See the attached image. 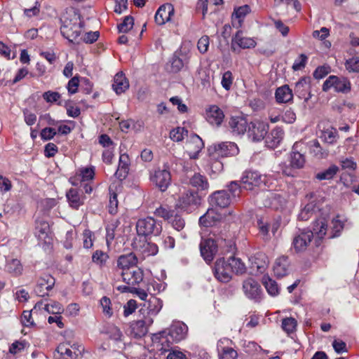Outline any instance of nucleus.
Masks as SVG:
<instances>
[{
    "label": "nucleus",
    "instance_id": "nucleus-37",
    "mask_svg": "<svg viewBox=\"0 0 359 359\" xmlns=\"http://www.w3.org/2000/svg\"><path fill=\"white\" fill-rule=\"evenodd\" d=\"M327 224L324 218H320L315 221L313 226V236L315 234L319 239H322L326 234Z\"/></svg>",
    "mask_w": 359,
    "mask_h": 359
},
{
    "label": "nucleus",
    "instance_id": "nucleus-15",
    "mask_svg": "<svg viewBox=\"0 0 359 359\" xmlns=\"http://www.w3.org/2000/svg\"><path fill=\"white\" fill-rule=\"evenodd\" d=\"M54 285V278L49 274H45L38 280L34 292L39 297H45L48 295V292L53 289Z\"/></svg>",
    "mask_w": 359,
    "mask_h": 359
},
{
    "label": "nucleus",
    "instance_id": "nucleus-16",
    "mask_svg": "<svg viewBox=\"0 0 359 359\" xmlns=\"http://www.w3.org/2000/svg\"><path fill=\"white\" fill-rule=\"evenodd\" d=\"M204 147L202 139L196 134L192 135L187 142V152L191 159H196Z\"/></svg>",
    "mask_w": 359,
    "mask_h": 359
},
{
    "label": "nucleus",
    "instance_id": "nucleus-10",
    "mask_svg": "<svg viewBox=\"0 0 359 359\" xmlns=\"http://www.w3.org/2000/svg\"><path fill=\"white\" fill-rule=\"evenodd\" d=\"M331 88L338 93H346L351 90V82L346 77L330 76L323 85V90L328 91Z\"/></svg>",
    "mask_w": 359,
    "mask_h": 359
},
{
    "label": "nucleus",
    "instance_id": "nucleus-46",
    "mask_svg": "<svg viewBox=\"0 0 359 359\" xmlns=\"http://www.w3.org/2000/svg\"><path fill=\"white\" fill-rule=\"evenodd\" d=\"M337 131L336 129L331 128L322 131L320 138L328 144H333L337 141Z\"/></svg>",
    "mask_w": 359,
    "mask_h": 359
},
{
    "label": "nucleus",
    "instance_id": "nucleus-60",
    "mask_svg": "<svg viewBox=\"0 0 359 359\" xmlns=\"http://www.w3.org/2000/svg\"><path fill=\"white\" fill-rule=\"evenodd\" d=\"M61 95L57 92H53V91H46L43 94V98L47 102H57L60 99Z\"/></svg>",
    "mask_w": 359,
    "mask_h": 359
},
{
    "label": "nucleus",
    "instance_id": "nucleus-21",
    "mask_svg": "<svg viewBox=\"0 0 359 359\" xmlns=\"http://www.w3.org/2000/svg\"><path fill=\"white\" fill-rule=\"evenodd\" d=\"M201 198L198 192L187 191L180 198V206L181 208L188 210L189 207L197 206L200 204Z\"/></svg>",
    "mask_w": 359,
    "mask_h": 359
},
{
    "label": "nucleus",
    "instance_id": "nucleus-14",
    "mask_svg": "<svg viewBox=\"0 0 359 359\" xmlns=\"http://www.w3.org/2000/svg\"><path fill=\"white\" fill-rule=\"evenodd\" d=\"M174 6L171 4H164L161 5L157 10L154 20L158 25H163L171 20L172 16L174 15Z\"/></svg>",
    "mask_w": 359,
    "mask_h": 359
},
{
    "label": "nucleus",
    "instance_id": "nucleus-56",
    "mask_svg": "<svg viewBox=\"0 0 359 359\" xmlns=\"http://www.w3.org/2000/svg\"><path fill=\"white\" fill-rule=\"evenodd\" d=\"M106 333L113 340H119L122 336L120 330L115 325H111L107 327Z\"/></svg>",
    "mask_w": 359,
    "mask_h": 359
},
{
    "label": "nucleus",
    "instance_id": "nucleus-55",
    "mask_svg": "<svg viewBox=\"0 0 359 359\" xmlns=\"http://www.w3.org/2000/svg\"><path fill=\"white\" fill-rule=\"evenodd\" d=\"M57 351L65 355L66 357L69 358L70 359L76 358L78 356V354L76 351H72L66 344H60L57 349Z\"/></svg>",
    "mask_w": 359,
    "mask_h": 359
},
{
    "label": "nucleus",
    "instance_id": "nucleus-54",
    "mask_svg": "<svg viewBox=\"0 0 359 359\" xmlns=\"http://www.w3.org/2000/svg\"><path fill=\"white\" fill-rule=\"evenodd\" d=\"M313 208L314 205L313 204H307L299 214V219L302 221L308 220L313 214Z\"/></svg>",
    "mask_w": 359,
    "mask_h": 359
},
{
    "label": "nucleus",
    "instance_id": "nucleus-58",
    "mask_svg": "<svg viewBox=\"0 0 359 359\" xmlns=\"http://www.w3.org/2000/svg\"><path fill=\"white\" fill-rule=\"evenodd\" d=\"M44 309L49 313H61L63 311V308L61 304L57 302H53L49 304H45Z\"/></svg>",
    "mask_w": 359,
    "mask_h": 359
},
{
    "label": "nucleus",
    "instance_id": "nucleus-4",
    "mask_svg": "<svg viewBox=\"0 0 359 359\" xmlns=\"http://www.w3.org/2000/svg\"><path fill=\"white\" fill-rule=\"evenodd\" d=\"M177 161L176 158H172L169 161L164 163L162 168H158L150 172L151 182L163 192L166 191L171 184L170 170L174 169V164L177 165Z\"/></svg>",
    "mask_w": 359,
    "mask_h": 359
},
{
    "label": "nucleus",
    "instance_id": "nucleus-28",
    "mask_svg": "<svg viewBox=\"0 0 359 359\" xmlns=\"http://www.w3.org/2000/svg\"><path fill=\"white\" fill-rule=\"evenodd\" d=\"M130 159L126 154H123L120 156L118 166L115 172V176L119 180H124L129 171Z\"/></svg>",
    "mask_w": 359,
    "mask_h": 359
},
{
    "label": "nucleus",
    "instance_id": "nucleus-61",
    "mask_svg": "<svg viewBox=\"0 0 359 359\" xmlns=\"http://www.w3.org/2000/svg\"><path fill=\"white\" fill-rule=\"evenodd\" d=\"M210 39L208 36H203L198 41L197 47L201 53L204 54L208 51Z\"/></svg>",
    "mask_w": 359,
    "mask_h": 359
},
{
    "label": "nucleus",
    "instance_id": "nucleus-20",
    "mask_svg": "<svg viewBox=\"0 0 359 359\" xmlns=\"http://www.w3.org/2000/svg\"><path fill=\"white\" fill-rule=\"evenodd\" d=\"M137 262V257L133 252L121 255L117 259V268L121 269V272H124V271L135 268Z\"/></svg>",
    "mask_w": 359,
    "mask_h": 359
},
{
    "label": "nucleus",
    "instance_id": "nucleus-50",
    "mask_svg": "<svg viewBox=\"0 0 359 359\" xmlns=\"http://www.w3.org/2000/svg\"><path fill=\"white\" fill-rule=\"evenodd\" d=\"M134 25V18L131 15L124 18L123 21L118 25L119 32L126 33L130 31Z\"/></svg>",
    "mask_w": 359,
    "mask_h": 359
},
{
    "label": "nucleus",
    "instance_id": "nucleus-3",
    "mask_svg": "<svg viewBox=\"0 0 359 359\" xmlns=\"http://www.w3.org/2000/svg\"><path fill=\"white\" fill-rule=\"evenodd\" d=\"M241 187L236 181H232L228 185V191H216L209 196V203L212 206L224 208L233 201L239 198Z\"/></svg>",
    "mask_w": 359,
    "mask_h": 359
},
{
    "label": "nucleus",
    "instance_id": "nucleus-2",
    "mask_svg": "<svg viewBox=\"0 0 359 359\" xmlns=\"http://www.w3.org/2000/svg\"><path fill=\"white\" fill-rule=\"evenodd\" d=\"M215 238H210L202 240L200 243L201 255L207 263H210L217 252L218 248H226V252H232L235 248L234 243L231 239H226L223 235L216 236L213 233Z\"/></svg>",
    "mask_w": 359,
    "mask_h": 359
},
{
    "label": "nucleus",
    "instance_id": "nucleus-45",
    "mask_svg": "<svg viewBox=\"0 0 359 359\" xmlns=\"http://www.w3.org/2000/svg\"><path fill=\"white\" fill-rule=\"evenodd\" d=\"M310 151L311 154L318 158H323L327 156V152L322 149L320 143L316 140L311 142Z\"/></svg>",
    "mask_w": 359,
    "mask_h": 359
},
{
    "label": "nucleus",
    "instance_id": "nucleus-48",
    "mask_svg": "<svg viewBox=\"0 0 359 359\" xmlns=\"http://www.w3.org/2000/svg\"><path fill=\"white\" fill-rule=\"evenodd\" d=\"M297 325V322L294 318H285L282 320V328L287 334L294 332Z\"/></svg>",
    "mask_w": 359,
    "mask_h": 359
},
{
    "label": "nucleus",
    "instance_id": "nucleus-36",
    "mask_svg": "<svg viewBox=\"0 0 359 359\" xmlns=\"http://www.w3.org/2000/svg\"><path fill=\"white\" fill-rule=\"evenodd\" d=\"M275 96L278 103H287L292 100L293 94L289 86L285 85L276 89Z\"/></svg>",
    "mask_w": 359,
    "mask_h": 359
},
{
    "label": "nucleus",
    "instance_id": "nucleus-41",
    "mask_svg": "<svg viewBox=\"0 0 359 359\" xmlns=\"http://www.w3.org/2000/svg\"><path fill=\"white\" fill-rule=\"evenodd\" d=\"M262 283L270 295L276 296L278 294V284L275 280H272L269 276H263Z\"/></svg>",
    "mask_w": 359,
    "mask_h": 359
},
{
    "label": "nucleus",
    "instance_id": "nucleus-31",
    "mask_svg": "<svg viewBox=\"0 0 359 359\" xmlns=\"http://www.w3.org/2000/svg\"><path fill=\"white\" fill-rule=\"evenodd\" d=\"M144 306H147V315L146 316H151L154 319V317L161 310L163 302L159 298L151 296Z\"/></svg>",
    "mask_w": 359,
    "mask_h": 359
},
{
    "label": "nucleus",
    "instance_id": "nucleus-5",
    "mask_svg": "<svg viewBox=\"0 0 359 359\" xmlns=\"http://www.w3.org/2000/svg\"><path fill=\"white\" fill-rule=\"evenodd\" d=\"M84 22L81 20L79 14L74 13L71 18H66L62 20L60 32L62 36L68 39L69 42H76L79 38Z\"/></svg>",
    "mask_w": 359,
    "mask_h": 359
},
{
    "label": "nucleus",
    "instance_id": "nucleus-34",
    "mask_svg": "<svg viewBox=\"0 0 359 359\" xmlns=\"http://www.w3.org/2000/svg\"><path fill=\"white\" fill-rule=\"evenodd\" d=\"M5 270L14 276H19L22 273L23 267L20 261L18 259H6Z\"/></svg>",
    "mask_w": 359,
    "mask_h": 359
},
{
    "label": "nucleus",
    "instance_id": "nucleus-42",
    "mask_svg": "<svg viewBox=\"0 0 359 359\" xmlns=\"http://www.w3.org/2000/svg\"><path fill=\"white\" fill-rule=\"evenodd\" d=\"M339 168L336 165H332L324 171L318 172L316 177L319 180H330L337 173Z\"/></svg>",
    "mask_w": 359,
    "mask_h": 359
},
{
    "label": "nucleus",
    "instance_id": "nucleus-62",
    "mask_svg": "<svg viewBox=\"0 0 359 359\" xmlns=\"http://www.w3.org/2000/svg\"><path fill=\"white\" fill-rule=\"evenodd\" d=\"M233 81L232 73L226 71L223 74L222 79V86L226 90H229Z\"/></svg>",
    "mask_w": 359,
    "mask_h": 359
},
{
    "label": "nucleus",
    "instance_id": "nucleus-24",
    "mask_svg": "<svg viewBox=\"0 0 359 359\" xmlns=\"http://www.w3.org/2000/svg\"><path fill=\"white\" fill-rule=\"evenodd\" d=\"M310 77H303L296 83L294 87V92L297 96L306 101L310 98Z\"/></svg>",
    "mask_w": 359,
    "mask_h": 359
},
{
    "label": "nucleus",
    "instance_id": "nucleus-53",
    "mask_svg": "<svg viewBox=\"0 0 359 359\" xmlns=\"http://www.w3.org/2000/svg\"><path fill=\"white\" fill-rule=\"evenodd\" d=\"M339 216L332 220V234L330 238L337 237L340 235L341 231L344 229V222L339 219Z\"/></svg>",
    "mask_w": 359,
    "mask_h": 359
},
{
    "label": "nucleus",
    "instance_id": "nucleus-17",
    "mask_svg": "<svg viewBox=\"0 0 359 359\" xmlns=\"http://www.w3.org/2000/svg\"><path fill=\"white\" fill-rule=\"evenodd\" d=\"M313 233L310 230H304L297 235L292 241V245L296 252L304 251L310 244Z\"/></svg>",
    "mask_w": 359,
    "mask_h": 359
},
{
    "label": "nucleus",
    "instance_id": "nucleus-8",
    "mask_svg": "<svg viewBox=\"0 0 359 359\" xmlns=\"http://www.w3.org/2000/svg\"><path fill=\"white\" fill-rule=\"evenodd\" d=\"M209 157L212 160L221 157L233 156L238 153V148L234 142H225L210 146L208 149Z\"/></svg>",
    "mask_w": 359,
    "mask_h": 359
},
{
    "label": "nucleus",
    "instance_id": "nucleus-27",
    "mask_svg": "<svg viewBox=\"0 0 359 359\" xmlns=\"http://www.w3.org/2000/svg\"><path fill=\"white\" fill-rule=\"evenodd\" d=\"M273 269L274 275L278 278L286 276L289 270V261L287 257L282 256L277 258Z\"/></svg>",
    "mask_w": 359,
    "mask_h": 359
},
{
    "label": "nucleus",
    "instance_id": "nucleus-47",
    "mask_svg": "<svg viewBox=\"0 0 359 359\" xmlns=\"http://www.w3.org/2000/svg\"><path fill=\"white\" fill-rule=\"evenodd\" d=\"M345 68L350 73H359V57H352L345 62Z\"/></svg>",
    "mask_w": 359,
    "mask_h": 359
},
{
    "label": "nucleus",
    "instance_id": "nucleus-6",
    "mask_svg": "<svg viewBox=\"0 0 359 359\" xmlns=\"http://www.w3.org/2000/svg\"><path fill=\"white\" fill-rule=\"evenodd\" d=\"M238 186L241 189L253 191L262 185L269 187L268 176L262 175L255 170H246L243 172Z\"/></svg>",
    "mask_w": 359,
    "mask_h": 359
},
{
    "label": "nucleus",
    "instance_id": "nucleus-52",
    "mask_svg": "<svg viewBox=\"0 0 359 359\" xmlns=\"http://www.w3.org/2000/svg\"><path fill=\"white\" fill-rule=\"evenodd\" d=\"M175 213V211L172 210H170L168 208L160 206L159 208H156L154 214L160 217L163 218L165 220H170V219L172 217L173 214Z\"/></svg>",
    "mask_w": 359,
    "mask_h": 359
},
{
    "label": "nucleus",
    "instance_id": "nucleus-64",
    "mask_svg": "<svg viewBox=\"0 0 359 359\" xmlns=\"http://www.w3.org/2000/svg\"><path fill=\"white\" fill-rule=\"evenodd\" d=\"M330 72V67L329 66H320L318 67L313 72V76L315 79H320L327 76Z\"/></svg>",
    "mask_w": 359,
    "mask_h": 359
},
{
    "label": "nucleus",
    "instance_id": "nucleus-30",
    "mask_svg": "<svg viewBox=\"0 0 359 359\" xmlns=\"http://www.w3.org/2000/svg\"><path fill=\"white\" fill-rule=\"evenodd\" d=\"M66 196L69 205L74 209H78L83 204L84 197L76 189H70L67 192Z\"/></svg>",
    "mask_w": 359,
    "mask_h": 359
},
{
    "label": "nucleus",
    "instance_id": "nucleus-44",
    "mask_svg": "<svg viewBox=\"0 0 359 359\" xmlns=\"http://www.w3.org/2000/svg\"><path fill=\"white\" fill-rule=\"evenodd\" d=\"M188 130L182 127H177L170 133V137L175 142H181L187 136Z\"/></svg>",
    "mask_w": 359,
    "mask_h": 359
},
{
    "label": "nucleus",
    "instance_id": "nucleus-39",
    "mask_svg": "<svg viewBox=\"0 0 359 359\" xmlns=\"http://www.w3.org/2000/svg\"><path fill=\"white\" fill-rule=\"evenodd\" d=\"M252 268L256 269L257 271L262 273L267 265L266 257L262 253H257L250 259Z\"/></svg>",
    "mask_w": 359,
    "mask_h": 359
},
{
    "label": "nucleus",
    "instance_id": "nucleus-38",
    "mask_svg": "<svg viewBox=\"0 0 359 359\" xmlns=\"http://www.w3.org/2000/svg\"><path fill=\"white\" fill-rule=\"evenodd\" d=\"M219 219V215L213 209H208L205 214L199 218L200 224L204 226H212Z\"/></svg>",
    "mask_w": 359,
    "mask_h": 359
},
{
    "label": "nucleus",
    "instance_id": "nucleus-22",
    "mask_svg": "<svg viewBox=\"0 0 359 359\" xmlns=\"http://www.w3.org/2000/svg\"><path fill=\"white\" fill-rule=\"evenodd\" d=\"M229 125L231 132L236 135H243L247 133L249 126L247 119L243 116L231 117Z\"/></svg>",
    "mask_w": 359,
    "mask_h": 359
},
{
    "label": "nucleus",
    "instance_id": "nucleus-18",
    "mask_svg": "<svg viewBox=\"0 0 359 359\" xmlns=\"http://www.w3.org/2000/svg\"><path fill=\"white\" fill-rule=\"evenodd\" d=\"M122 280L128 285H138L143 280V271L140 268H133L130 270L121 272Z\"/></svg>",
    "mask_w": 359,
    "mask_h": 359
},
{
    "label": "nucleus",
    "instance_id": "nucleus-19",
    "mask_svg": "<svg viewBox=\"0 0 359 359\" xmlns=\"http://www.w3.org/2000/svg\"><path fill=\"white\" fill-rule=\"evenodd\" d=\"M151 316H144L143 319L137 320L131 325L132 332L135 337L140 338L147 333V327L152 325Z\"/></svg>",
    "mask_w": 359,
    "mask_h": 359
},
{
    "label": "nucleus",
    "instance_id": "nucleus-11",
    "mask_svg": "<svg viewBox=\"0 0 359 359\" xmlns=\"http://www.w3.org/2000/svg\"><path fill=\"white\" fill-rule=\"evenodd\" d=\"M269 130V126L267 123L255 121L249 123V126L247 130L248 137L253 142H259L262 140Z\"/></svg>",
    "mask_w": 359,
    "mask_h": 359
},
{
    "label": "nucleus",
    "instance_id": "nucleus-43",
    "mask_svg": "<svg viewBox=\"0 0 359 359\" xmlns=\"http://www.w3.org/2000/svg\"><path fill=\"white\" fill-rule=\"evenodd\" d=\"M141 252L145 257L156 255L158 252V247L156 244L147 242L141 247Z\"/></svg>",
    "mask_w": 359,
    "mask_h": 359
},
{
    "label": "nucleus",
    "instance_id": "nucleus-12",
    "mask_svg": "<svg viewBox=\"0 0 359 359\" xmlns=\"http://www.w3.org/2000/svg\"><path fill=\"white\" fill-rule=\"evenodd\" d=\"M243 290L248 298L255 302L260 301L262 296L261 286L255 279L249 278L245 280L243 283Z\"/></svg>",
    "mask_w": 359,
    "mask_h": 359
},
{
    "label": "nucleus",
    "instance_id": "nucleus-51",
    "mask_svg": "<svg viewBox=\"0 0 359 359\" xmlns=\"http://www.w3.org/2000/svg\"><path fill=\"white\" fill-rule=\"evenodd\" d=\"M109 256L107 253L101 251L96 250L92 256V260L94 263L102 266L105 264Z\"/></svg>",
    "mask_w": 359,
    "mask_h": 359
},
{
    "label": "nucleus",
    "instance_id": "nucleus-40",
    "mask_svg": "<svg viewBox=\"0 0 359 359\" xmlns=\"http://www.w3.org/2000/svg\"><path fill=\"white\" fill-rule=\"evenodd\" d=\"M168 222L174 229L177 231H181L180 235L182 238H187V234L182 231L185 227V221L181 215L174 213Z\"/></svg>",
    "mask_w": 359,
    "mask_h": 359
},
{
    "label": "nucleus",
    "instance_id": "nucleus-9",
    "mask_svg": "<svg viewBox=\"0 0 359 359\" xmlns=\"http://www.w3.org/2000/svg\"><path fill=\"white\" fill-rule=\"evenodd\" d=\"M187 332V326L178 321L172 323L168 330L160 332L156 336L159 335V339L170 337L172 341L177 343L186 338Z\"/></svg>",
    "mask_w": 359,
    "mask_h": 359
},
{
    "label": "nucleus",
    "instance_id": "nucleus-49",
    "mask_svg": "<svg viewBox=\"0 0 359 359\" xmlns=\"http://www.w3.org/2000/svg\"><path fill=\"white\" fill-rule=\"evenodd\" d=\"M250 12V8L248 5H244V6H240L238 8L234 10V12L233 13V18L238 19V26H241L243 19Z\"/></svg>",
    "mask_w": 359,
    "mask_h": 359
},
{
    "label": "nucleus",
    "instance_id": "nucleus-59",
    "mask_svg": "<svg viewBox=\"0 0 359 359\" xmlns=\"http://www.w3.org/2000/svg\"><path fill=\"white\" fill-rule=\"evenodd\" d=\"M100 305L102 308V311L105 315H107L109 317L112 316L113 312L111 308V300L109 298L103 297L100 299Z\"/></svg>",
    "mask_w": 359,
    "mask_h": 359
},
{
    "label": "nucleus",
    "instance_id": "nucleus-35",
    "mask_svg": "<svg viewBox=\"0 0 359 359\" xmlns=\"http://www.w3.org/2000/svg\"><path fill=\"white\" fill-rule=\"evenodd\" d=\"M297 147L298 143H295L290 154V165L292 168L299 169L304 167L306 161L304 154L297 151Z\"/></svg>",
    "mask_w": 359,
    "mask_h": 359
},
{
    "label": "nucleus",
    "instance_id": "nucleus-26",
    "mask_svg": "<svg viewBox=\"0 0 359 359\" xmlns=\"http://www.w3.org/2000/svg\"><path fill=\"white\" fill-rule=\"evenodd\" d=\"M129 88V82L123 72L117 73L113 81L112 88L117 95L124 93Z\"/></svg>",
    "mask_w": 359,
    "mask_h": 359
},
{
    "label": "nucleus",
    "instance_id": "nucleus-29",
    "mask_svg": "<svg viewBox=\"0 0 359 359\" xmlns=\"http://www.w3.org/2000/svg\"><path fill=\"white\" fill-rule=\"evenodd\" d=\"M283 130L280 128H275L270 133L265 136L266 145L270 148L276 147L283 138Z\"/></svg>",
    "mask_w": 359,
    "mask_h": 359
},
{
    "label": "nucleus",
    "instance_id": "nucleus-23",
    "mask_svg": "<svg viewBox=\"0 0 359 359\" xmlns=\"http://www.w3.org/2000/svg\"><path fill=\"white\" fill-rule=\"evenodd\" d=\"M206 118L211 125L219 126L224 118V114L219 107L212 105L206 110Z\"/></svg>",
    "mask_w": 359,
    "mask_h": 359
},
{
    "label": "nucleus",
    "instance_id": "nucleus-33",
    "mask_svg": "<svg viewBox=\"0 0 359 359\" xmlns=\"http://www.w3.org/2000/svg\"><path fill=\"white\" fill-rule=\"evenodd\" d=\"M49 232V224L42 218H37L35 220V236L39 240H44Z\"/></svg>",
    "mask_w": 359,
    "mask_h": 359
},
{
    "label": "nucleus",
    "instance_id": "nucleus-63",
    "mask_svg": "<svg viewBox=\"0 0 359 359\" xmlns=\"http://www.w3.org/2000/svg\"><path fill=\"white\" fill-rule=\"evenodd\" d=\"M307 56L304 54H301L299 57L296 59L293 63L292 69L294 71L300 70L304 68L307 62Z\"/></svg>",
    "mask_w": 359,
    "mask_h": 359
},
{
    "label": "nucleus",
    "instance_id": "nucleus-25",
    "mask_svg": "<svg viewBox=\"0 0 359 359\" xmlns=\"http://www.w3.org/2000/svg\"><path fill=\"white\" fill-rule=\"evenodd\" d=\"M189 184L198 191L207 192L210 184L207 177L201 173H194L189 179Z\"/></svg>",
    "mask_w": 359,
    "mask_h": 359
},
{
    "label": "nucleus",
    "instance_id": "nucleus-7",
    "mask_svg": "<svg viewBox=\"0 0 359 359\" xmlns=\"http://www.w3.org/2000/svg\"><path fill=\"white\" fill-rule=\"evenodd\" d=\"M136 231L140 236L145 238L151 236H157L162 231V224L161 222L156 220L152 217H147L137 220Z\"/></svg>",
    "mask_w": 359,
    "mask_h": 359
},
{
    "label": "nucleus",
    "instance_id": "nucleus-13",
    "mask_svg": "<svg viewBox=\"0 0 359 359\" xmlns=\"http://www.w3.org/2000/svg\"><path fill=\"white\" fill-rule=\"evenodd\" d=\"M263 198V205L274 210L283 208L287 202L285 197L281 194L270 191L264 193Z\"/></svg>",
    "mask_w": 359,
    "mask_h": 359
},
{
    "label": "nucleus",
    "instance_id": "nucleus-1",
    "mask_svg": "<svg viewBox=\"0 0 359 359\" xmlns=\"http://www.w3.org/2000/svg\"><path fill=\"white\" fill-rule=\"evenodd\" d=\"M245 271V266L241 259L233 256L226 260L223 257L217 259L213 268L215 277L222 283L229 282L233 273L241 274Z\"/></svg>",
    "mask_w": 359,
    "mask_h": 359
},
{
    "label": "nucleus",
    "instance_id": "nucleus-32",
    "mask_svg": "<svg viewBox=\"0 0 359 359\" xmlns=\"http://www.w3.org/2000/svg\"><path fill=\"white\" fill-rule=\"evenodd\" d=\"M232 43L236 44L243 49L254 48L256 46L255 41L252 38L243 36V32L241 30L236 32L235 36L232 39Z\"/></svg>",
    "mask_w": 359,
    "mask_h": 359
},
{
    "label": "nucleus",
    "instance_id": "nucleus-57",
    "mask_svg": "<svg viewBox=\"0 0 359 359\" xmlns=\"http://www.w3.org/2000/svg\"><path fill=\"white\" fill-rule=\"evenodd\" d=\"M238 353L233 348L224 347L219 354V359H237Z\"/></svg>",
    "mask_w": 359,
    "mask_h": 359
}]
</instances>
